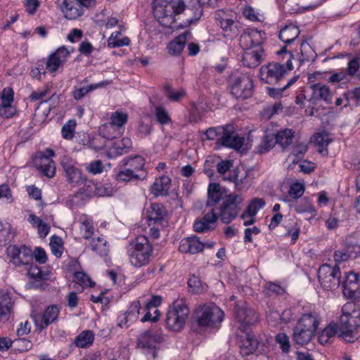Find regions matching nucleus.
Returning <instances> with one entry per match:
<instances>
[{
    "instance_id": "1",
    "label": "nucleus",
    "mask_w": 360,
    "mask_h": 360,
    "mask_svg": "<svg viewBox=\"0 0 360 360\" xmlns=\"http://www.w3.org/2000/svg\"><path fill=\"white\" fill-rule=\"evenodd\" d=\"M337 324L340 331V338L347 342H354L358 338L360 328V308L353 302L345 304Z\"/></svg>"
},
{
    "instance_id": "2",
    "label": "nucleus",
    "mask_w": 360,
    "mask_h": 360,
    "mask_svg": "<svg viewBox=\"0 0 360 360\" xmlns=\"http://www.w3.org/2000/svg\"><path fill=\"white\" fill-rule=\"evenodd\" d=\"M185 9L182 0H154L153 14L159 22L165 27H172L175 22V15L180 14Z\"/></svg>"
},
{
    "instance_id": "3",
    "label": "nucleus",
    "mask_w": 360,
    "mask_h": 360,
    "mask_svg": "<svg viewBox=\"0 0 360 360\" xmlns=\"http://www.w3.org/2000/svg\"><path fill=\"white\" fill-rule=\"evenodd\" d=\"M190 310L186 300L184 298H179L173 302L169 307L165 318L167 328L172 331L179 332L181 330L188 319Z\"/></svg>"
},
{
    "instance_id": "4",
    "label": "nucleus",
    "mask_w": 360,
    "mask_h": 360,
    "mask_svg": "<svg viewBox=\"0 0 360 360\" xmlns=\"http://www.w3.org/2000/svg\"><path fill=\"white\" fill-rule=\"evenodd\" d=\"M153 252V247L148 239L139 236L133 240L128 248L129 262L135 267H141L148 264Z\"/></svg>"
},
{
    "instance_id": "5",
    "label": "nucleus",
    "mask_w": 360,
    "mask_h": 360,
    "mask_svg": "<svg viewBox=\"0 0 360 360\" xmlns=\"http://www.w3.org/2000/svg\"><path fill=\"white\" fill-rule=\"evenodd\" d=\"M224 317V311L213 303L204 304L196 309L195 321L200 327L217 328Z\"/></svg>"
},
{
    "instance_id": "6",
    "label": "nucleus",
    "mask_w": 360,
    "mask_h": 360,
    "mask_svg": "<svg viewBox=\"0 0 360 360\" xmlns=\"http://www.w3.org/2000/svg\"><path fill=\"white\" fill-rule=\"evenodd\" d=\"M244 199L240 194L231 193L227 195L220 207L219 217L224 224L232 221L241 210Z\"/></svg>"
},
{
    "instance_id": "7",
    "label": "nucleus",
    "mask_w": 360,
    "mask_h": 360,
    "mask_svg": "<svg viewBox=\"0 0 360 360\" xmlns=\"http://www.w3.org/2000/svg\"><path fill=\"white\" fill-rule=\"evenodd\" d=\"M318 277L321 286L325 290H334L340 284V268L337 265L332 267L328 264H323L319 269Z\"/></svg>"
},
{
    "instance_id": "8",
    "label": "nucleus",
    "mask_w": 360,
    "mask_h": 360,
    "mask_svg": "<svg viewBox=\"0 0 360 360\" xmlns=\"http://www.w3.org/2000/svg\"><path fill=\"white\" fill-rule=\"evenodd\" d=\"M286 70L283 65L278 63H269L260 68L259 77L262 82L275 85L281 81Z\"/></svg>"
},
{
    "instance_id": "9",
    "label": "nucleus",
    "mask_w": 360,
    "mask_h": 360,
    "mask_svg": "<svg viewBox=\"0 0 360 360\" xmlns=\"http://www.w3.org/2000/svg\"><path fill=\"white\" fill-rule=\"evenodd\" d=\"M235 316L238 321V330H250V326L259 320L257 314L245 304H237L235 307Z\"/></svg>"
},
{
    "instance_id": "10",
    "label": "nucleus",
    "mask_w": 360,
    "mask_h": 360,
    "mask_svg": "<svg viewBox=\"0 0 360 360\" xmlns=\"http://www.w3.org/2000/svg\"><path fill=\"white\" fill-rule=\"evenodd\" d=\"M54 151L50 148L46 149L44 153L37 154L34 159V164L42 172L44 175L49 178H52L56 174V166L51 157L54 156Z\"/></svg>"
},
{
    "instance_id": "11",
    "label": "nucleus",
    "mask_w": 360,
    "mask_h": 360,
    "mask_svg": "<svg viewBox=\"0 0 360 360\" xmlns=\"http://www.w3.org/2000/svg\"><path fill=\"white\" fill-rule=\"evenodd\" d=\"M7 255L11 262L15 266L29 265L33 259L32 250L24 245L20 248L16 245L8 246Z\"/></svg>"
},
{
    "instance_id": "12",
    "label": "nucleus",
    "mask_w": 360,
    "mask_h": 360,
    "mask_svg": "<svg viewBox=\"0 0 360 360\" xmlns=\"http://www.w3.org/2000/svg\"><path fill=\"white\" fill-rule=\"evenodd\" d=\"M238 345L243 356L253 353L258 347L259 342L250 330H238Z\"/></svg>"
},
{
    "instance_id": "13",
    "label": "nucleus",
    "mask_w": 360,
    "mask_h": 360,
    "mask_svg": "<svg viewBox=\"0 0 360 360\" xmlns=\"http://www.w3.org/2000/svg\"><path fill=\"white\" fill-rule=\"evenodd\" d=\"M70 54V52L66 47H59L48 57L46 63V69L51 72L57 71L66 63Z\"/></svg>"
},
{
    "instance_id": "14",
    "label": "nucleus",
    "mask_w": 360,
    "mask_h": 360,
    "mask_svg": "<svg viewBox=\"0 0 360 360\" xmlns=\"http://www.w3.org/2000/svg\"><path fill=\"white\" fill-rule=\"evenodd\" d=\"M162 340L160 334L152 330L146 331L142 333L138 339V346L141 348L148 349L150 352L152 357L155 359L157 356L156 345Z\"/></svg>"
},
{
    "instance_id": "15",
    "label": "nucleus",
    "mask_w": 360,
    "mask_h": 360,
    "mask_svg": "<svg viewBox=\"0 0 360 360\" xmlns=\"http://www.w3.org/2000/svg\"><path fill=\"white\" fill-rule=\"evenodd\" d=\"M59 309L56 306L49 307L43 314H37L32 315V318L37 329L42 330L49 324L56 320Z\"/></svg>"
},
{
    "instance_id": "16",
    "label": "nucleus",
    "mask_w": 360,
    "mask_h": 360,
    "mask_svg": "<svg viewBox=\"0 0 360 360\" xmlns=\"http://www.w3.org/2000/svg\"><path fill=\"white\" fill-rule=\"evenodd\" d=\"M63 168L70 183L84 184L86 179L83 177L81 171L75 166L73 161L68 157H64L61 161Z\"/></svg>"
},
{
    "instance_id": "17",
    "label": "nucleus",
    "mask_w": 360,
    "mask_h": 360,
    "mask_svg": "<svg viewBox=\"0 0 360 360\" xmlns=\"http://www.w3.org/2000/svg\"><path fill=\"white\" fill-rule=\"evenodd\" d=\"M342 292L346 297H355L360 292V275L354 272L349 273L342 283Z\"/></svg>"
},
{
    "instance_id": "18",
    "label": "nucleus",
    "mask_w": 360,
    "mask_h": 360,
    "mask_svg": "<svg viewBox=\"0 0 360 360\" xmlns=\"http://www.w3.org/2000/svg\"><path fill=\"white\" fill-rule=\"evenodd\" d=\"M219 141L224 146L239 150L243 146L245 139L233 130L232 126L226 125L224 134Z\"/></svg>"
},
{
    "instance_id": "19",
    "label": "nucleus",
    "mask_w": 360,
    "mask_h": 360,
    "mask_svg": "<svg viewBox=\"0 0 360 360\" xmlns=\"http://www.w3.org/2000/svg\"><path fill=\"white\" fill-rule=\"evenodd\" d=\"M14 101L13 91L0 92V116L9 118L16 113V108L13 104Z\"/></svg>"
},
{
    "instance_id": "20",
    "label": "nucleus",
    "mask_w": 360,
    "mask_h": 360,
    "mask_svg": "<svg viewBox=\"0 0 360 360\" xmlns=\"http://www.w3.org/2000/svg\"><path fill=\"white\" fill-rule=\"evenodd\" d=\"M166 210L160 204H153L147 212V217L148 225H160L164 226L165 225L166 219Z\"/></svg>"
},
{
    "instance_id": "21",
    "label": "nucleus",
    "mask_w": 360,
    "mask_h": 360,
    "mask_svg": "<svg viewBox=\"0 0 360 360\" xmlns=\"http://www.w3.org/2000/svg\"><path fill=\"white\" fill-rule=\"evenodd\" d=\"M228 84L231 89L240 90H252L253 89L252 79L249 76L238 72L233 73L229 76Z\"/></svg>"
},
{
    "instance_id": "22",
    "label": "nucleus",
    "mask_w": 360,
    "mask_h": 360,
    "mask_svg": "<svg viewBox=\"0 0 360 360\" xmlns=\"http://www.w3.org/2000/svg\"><path fill=\"white\" fill-rule=\"evenodd\" d=\"M264 50L262 47L246 50L242 58L243 64L249 68L257 67L264 60Z\"/></svg>"
},
{
    "instance_id": "23",
    "label": "nucleus",
    "mask_w": 360,
    "mask_h": 360,
    "mask_svg": "<svg viewBox=\"0 0 360 360\" xmlns=\"http://www.w3.org/2000/svg\"><path fill=\"white\" fill-rule=\"evenodd\" d=\"M179 250L183 253L196 254L203 250L202 243L196 236L184 238L180 241Z\"/></svg>"
},
{
    "instance_id": "24",
    "label": "nucleus",
    "mask_w": 360,
    "mask_h": 360,
    "mask_svg": "<svg viewBox=\"0 0 360 360\" xmlns=\"http://www.w3.org/2000/svg\"><path fill=\"white\" fill-rule=\"evenodd\" d=\"M60 10L64 13L65 18L68 20L76 19L82 14L79 3L75 0H63Z\"/></svg>"
},
{
    "instance_id": "25",
    "label": "nucleus",
    "mask_w": 360,
    "mask_h": 360,
    "mask_svg": "<svg viewBox=\"0 0 360 360\" xmlns=\"http://www.w3.org/2000/svg\"><path fill=\"white\" fill-rule=\"evenodd\" d=\"M217 219V214L214 208H211L200 220L195 222L193 229L198 233L207 231L211 229V224L215 223Z\"/></svg>"
},
{
    "instance_id": "26",
    "label": "nucleus",
    "mask_w": 360,
    "mask_h": 360,
    "mask_svg": "<svg viewBox=\"0 0 360 360\" xmlns=\"http://www.w3.org/2000/svg\"><path fill=\"white\" fill-rule=\"evenodd\" d=\"M131 141L128 138H123L122 140L111 142L108 150V156L110 158L121 155L129 151L131 147Z\"/></svg>"
},
{
    "instance_id": "27",
    "label": "nucleus",
    "mask_w": 360,
    "mask_h": 360,
    "mask_svg": "<svg viewBox=\"0 0 360 360\" xmlns=\"http://www.w3.org/2000/svg\"><path fill=\"white\" fill-rule=\"evenodd\" d=\"M191 37V33L188 31L179 34L168 44L169 53L172 55H179L185 46L187 38Z\"/></svg>"
},
{
    "instance_id": "28",
    "label": "nucleus",
    "mask_w": 360,
    "mask_h": 360,
    "mask_svg": "<svg viewBox=\"0 0 360 360\" xmlns=\"http://www.w3.org/2000/svg\"><path fill=\"white\" fill-rule=\"evenodd\" d=\"M220 27L223 30V35L229 39H233L239 34L238 23L230 18H222L219 21Z\"/></svg>"
},
{
    "instance_id": "29",
    "label": "nucleus",
    "mask_w": 360,
    "mask_h": 360,
    "mask_svg": "<svg viewBox=\"0 0 360 360\" xmlns=\"http://www.w3.org/2000/svg\"><path fill=\"white\" fill-rule=\"evenodd\" d=\"M171 179L167 176H162L157 179L151 186V192L155 195H167L170 187Z\"/></svg>"
},
{
    "instance_id": "30",
    "label": "nucleus",
    "mask_w": 360,
    "mask_h": 360,
    "mask_svg": "<svg viewBox=\"0 0 360 360\" xmlns=\"http://www.w3.org/2000/svg\"><path fill=\"white\" fill-rule=\"evenodd\" d=\"M111 124L109 122L99 127V135L110 144L114 139L122 135L123 131Z\"/></svg>"
},
{
    "instance_id": "31",
    "label": "nucleus",
    "mask_w": 360,
    "mask_h": 360,
    "mask_svg": "<svg viewBox=\"0 0 360 360\" xmlns=\"http://www.w3.org/2000/svg\"><path fill=\"white\" fill-rule=\"evenodd\" d=\"M12 307L11 298L8 293L0 292V323L8 321Z\"/></svg>"
},
{
    "instance_id": "32",
    "label": "nucleus",
    "mask_w": 360,
    "mask_h": 360,
    "mask_svg": "<svg viewBox=\"0 0 360 360\" xmlns=\"http://www.w3.org/2000/svg\"><path fill=\"white\" fill-rule=\"evenodd\" d=\"M319 323V321L316 314H304L299 320L297 323V326L304 328L307 330H309L312 333L314 334L318 325Z\"/></svg>"
},
{
    "instance_id": "33",
    "label": "nucleus",
    "mask_w": 360,
    "mask_h": 360,
    "mask_svg": "<svg viewBox=\"0 0 360 360\" xmlns=\"http://www.w3.org/2000/svg\"><path fill=\"white\" fill-rule=\"evenodd\" d=\"M319 323V321L316 314H304L299 320L297 323V326L304 328L307 330H309L312 333L314 334L318 325Z\"/></svg>"
},
{
    "instance_id": "34",
    "label": "nucleus",
    "mask_w": 360,
    "mask_h": 360,
    "mask_svg": "<svg viewBox=\"0 0 360 360\" xmlns=\"http://www.w3.org/2000/svg\"><path fill=\"white\" fill-rule=\"evenodd\" d=\"M207 207H210V209L214 208L223 196L220 185L215 183L210 184L207 188Z\"/></svg>"
},
{
    "instance_id": "35",
    "label": "nucleus",
    "mask_w": 360,
    "mask_h": 360,
    "mask_svg": "<svg viewBox=\"0 0 360 360\" xmlns=\"http://www.w3.org/2000/svg\"><path fill=\"white\" fill-rule=\"evenodd\" d=\"M300 32L297 26L293 25H286L281 30L279 39L284 43L288 44L298 37Z\"/></svg>"
},
{
    "instance_id": "36",
    "label": "nucleus",
    "mask_w": 360,
    "mask_h": 360,
    "mask_svg": "<svg viewBox=\"0 0 360 360\" xmlns=\"http://www.w3.org/2000/svg\"><path fill=\"white\" fill-rule=\"evenodd\" d=\"M313 140L315 145L318 147V150L323 155H328V145L332 141L329 135L326 131L315 134L313 136Z\"/></svg>"
},
{
    "instance_id": "37",
    "label": "nucleus",
    "mask_w": 360,
    "mask_h": 360,
    "mask_svg": "<svg viewBox=\"0 0 360 360\" xmlns=\"http://www.w3.org/2000/svg\"><path fill=\"white\" fill-rule=\"evenodd\" d=\"M340 331L338 328L337 323H330L328 326L326 327L323 331L319 335V341L321 344L325 345L329 342L330 338H333L335 335H337L340 338Z\"/></svg>"
},
{
    "instance_id": "38",
    "label": "nucleus",
    "mask_w": 360,
    "mask_h": 360,
    "mask_svg": "<svg viewBox=\"0 0 360 360\" xmlns=\"http://www.w3.org/2000/svg\"><path fill=\"white\" fill-rule=\"evenodd\" d=\"M275 141L277 144L285 148L292 143L293 131L290 129L280 130L274 134Z\"/></svg>"
},
{
    "instance_id": "39",
    "label": "nucleus",
    "mask_w": 360,
    "mask_h": 360,
    "mask_svg": "<svg viewBox=\"0 0 360 360\" xmlns=\"http://www.w3.org/2000/svg\"><path fill=\"white\" fill-rule=\"evenodd\" d=\"M314 333L298 326H295L293 332V340L300 345L307 344L313 337Z\"/></svg>"
},
{
    "instance_id": "40",
    "label": "nucleus",
    "mask_w": 360,
    "mask_h": 360,
    "mask_svg": "<svg viewBox=\"0 0 360 360\" xmlns=\"http://www.w3.org/2000/svg\"><path fill=\"white\" fill-rule=\"evenodd\" d=\"M128 114L120 110H116L111 113L110 117V123L122 131H124V126L127 122Z\"/></svg>"
},
{
    "instance_id": "41",
    "label": "nucleus",
    "mask_w": 360,
    "mask_h": 360,
    "mask_svg": "<svg viewBox=\"0 0 360 360\" xmlns=\"http://www.w3.org/2000/svg\"><path fill=\"white\" fill-rule=\"evenodd\" d=\"M276 143L275 141L274 134L265 132V135L262 137L261 143L257 148V153L263 154L269 151Z\"/></svg>"
},
{
    "instance_id": "42",
    "label": "nucleus",
    "mask_w": 360,
    "mask_h": 360,
    "mask_svg": "<svg viewBox=\"0 0 360 360\" xmlns=\"http://www.w3.org/2000/svg\"><path fill=\"white\" fill-rule=\"evenodd\" d=\"M122 165L131 169L134 174H137L138 172L143 169L145 161L141 156L136 155L133 158L123 160Z\"/></svg>"
},
{
    "instance_id": "43",
    "label": "nucleus",
    "mask_w": 360,
    "mask_h": 360,
    "mask_svg": "<svg viewBox=\"0 0 360 360\" xmlns=\"http://www.w3.org/2000/svg\"><path fill=\"white\" fill-rule=\"evenodd\" d=\"M94 334L91 330L82 332L75 339V343L78 347L84 348L92 345Z\"/></svg>"
},
{
    "instance_id": "44",
    "label": "nucleus",
    "mask_w": 360,
    "mask_h": 360,
    "mask_svg": "<svg viewBox=\"0 0 360 360\" xmlns=\"http://www.w3.org/2000/svg\"><path fill=\"white\" fill-rule=\"evenodd\" d=\"M265 202L262 198L253 199L247 207L245 213L241 215V217L245 219L246 217H255L257 212L264 207Z\"/></svg>"
},
{
    "instance_id": "45",
    "label": "nucleus",
    "mask_w": 360,
    "mask_h": 360,
    "mask_svg": "<svg viewBox=\"0 0 360 360\" xmlns=\"http://www.w3.org/2000/svg\"><path fill=\"white\" fill-rule=\"evenodd\" d=\"M120 31H116L115 32H112L108 39V46L114 48L129 45L130 39L127 37H124L122 39H120Z\"/></svg>"
},
{
    "instance_id": "46",
    "label": "nucleus",
    "mask_w": 360,
    "mask_h": 360,
    "mask_svg": "<svg viewBox=\"0 0 360 360\" xmlns=\"http://www.w3.org/2000/svg\"><path fill=\"white\" fill-rule=\"evenodd\" d=\"M295 210L297 213H310L312 214L311 217L316 215V210L308 198H302L295 206Z\"/></svg>"
},
{
    "instance_id": "47",
    "label": "nucleus",
    "mask_w": 360,
    "mask_h": 360,
    "mask_svg": "<svg viewBox=\"0 0 360 360\" xmlns=\"http://www.w3.org/2000/svg\"><path fill=\"white\" fill-rule=\"evenodd\" d=\"M91 246L92 250L101 256H105L108 252L107 241L103 238L98 237L97 238H94Z\"/></svg>"
},
{
    "instance_id": "48",
    "label": "nucleus",
    "mask_w": 360,
    "mask_h": 360,
    "mask_svg": "<svg viewBox=\"0 0 360 360\" xmlns=\"http://www.w3.org/2000/svg\"><path fill=\"white\" fill-rule=\"evenodd\" d=\"M300 54L301 55L299 58L300 63L313 60L316 57L312 48L307 42L305 41L300 44Z\"/></svg>"
},
{
    "instance_id": "49",
    "label": "nucleus",
    "mask_w": 360,
    "mask_h": 360,
    "mask_svg": "<svg viewBox=\"0 0 360 360\" xmlns=\"http://www.w3.org/2000/svg\"><path fill=\"white\" fill-rule=\"evenodd\" d=\"M296 103L300 105H305L307 103H309L308 108H314L315 103V94L308 93L307 91H301L296 97Z\"/></svg>"
},
{
    "instance_id": "50",
    "label": "nucleus",
    "mask_w": 360,
    "mask_h": 360,
    "mask_svg": "<svg viewBox=\"0 0 360 360\" xmlns=\"http://www.w3.org/2000/svg\"><path fill=\"white\" fill-rule=\"evenodd\" d=\"M77 122L75 120H70L61 129L62 136L67 140H71L75 136Z\"/></svg>"
},
{
    "instance_id": "51",
    "label": "nucleus",
    "mask_w": 360,
    "mask_h": 360,
    "mask_svg": "<svg viewBox=\"0 0 360 360\" xmlns=\"http://www.w3.org/2000/svg\"><path fill=\"white\" fill-rule=\"evenodd\" d=\"M50 248L51 250L52 253L57 257H60L62 255L63 246V241L62 239L56 236L53 235L51 238L50 240Z\"/></svg>"
},
{
    "instance_id": "52",
    "label": "nucleus",
    "mask_w": 360,
    "mask_h": 360,
    "mask_svg": "<svg viewBox=\"0 0 360 360\" xmlns=\"http://www.w3.org/2000/svg\"><path fill=\"white\" fill-rule=\"evenodd\" d=\"M117 179L119 181H129L133 179H141L140 175L138 174H134V172L129 168H124L121 169L117 174Z\"/></svg>"
},
{
    "instance_id": "53",
    "label": "nucleus",
    "mask_w": 360,
    "mask_h": 360,
    "mask_svg": "<svg viewBox=\"0 0 360 360\" xmlns=\"http://www.w3.org/2000/svg\"><path fill=\"white\" fill-rule=\"evenodd\" d=\"M154 114L157 119V121L160 124H167L171 122V118L169 115V113L167 112L166 109L162 106L156 107Z\"/></svg>"
},
{
    "instance_id": "54",
    "label": "nucleus",
    "mask_w": 360,
    "mask_h": 360,
    "mask_svg": "<svg viewBox=\"0 0 360 360\" xmlns=\"http://www.w3.org/2000/svg\"><path fill=\"white\" fill-rule=\"evenodd\" d=\"M252 37V41L254 44L255 49L261 47V44L264 42L266 38V34L263 31H259L256 29H248Z\"/></svg>"
},
{
    "instance_id": "55",
    "label": "nucleus",
    "mask_w": 360,
    "mask_h": 360,
    "mask_svg": "<svg viewBox=\"0 0 360 360\" xmlns=\"http://www.w3.org/2000/svg\"><path fill=\"white\" fill-rule=\"evenodd\" d=\"M188 285L193 293H200L204 290V285L202 282L195 276H192L188 279Z\"/></svg>"
},
{
    "instance_id": "56",
    "label": "nucleus",
    "mask_w": 360,
    "mask_h": 360,
    "mask_svg": "<svg viewBox=\"0 0 360 360\" xmlns=\"http://www.w3.org/2000/svg\"><path fill=\"white\" fill-rule=\"evenodd\" d=\"M304 186L300 183H295L290 186L289 189V198L296 200L304 194Z\"/></svg>"
},
{
    "instance_id": "57",
    "label": "nucleus",
    "mask_w": 360,
    "mask_h": 360,
    "mask_svg": "<svg viewBox=\"0 0 360 360\" xmlns=\"http://www.w3.org/2000/svg\"><path fill=\"white\" fill-rule=\"evenodd\" d=\"M300 232V226L296 222H292L290 226L287 227L285 236L291 237V241L294 243L299 238Z\"/></svg>"
},
{
    "instance_id": "58",
    "label": "nucleus",
    "mask_w": 360,
    "mask_h": 360,
    "mask_svg": "<svg viewBox=\"0 0 360 360\" xmlns=\"http://www.w3.org/2000/svg\"><path fill=\"white\" fill-rule=\"evenodd\" d=\"M89 146L91 148L96 150H100L106 148L107 150L109 148V143L105 139L99 135L98 137L94 138L89 143Z\"/></svg>"
},
{
    "instance_id": "59",
    "label": "nucleus",
    "mask_w": 360,
    "mask_h": 360,
    "mask_svg": "<svg viewBox=\"0 0 360 360\" xmlns=\"http://www.w3.org/2000/svg\"><path fill=\"white\" fill-rule=\"evenodd\" d=\"M240 44L246 50L255 49L254 44L250 37V33L248 29L245 30L240 37Z\"/></svg>"
},
{
    "instance_id": "60",
    "label": "nucleus",
    "mask_w": 360,
    "mask_h": 360,
    "mask_svg": "<svg viewBox=\"0 0 360 360\" xmlns=\"http://www.w3.org/2000/svg\"><path fill=\"white\" fill-rule=\"evenodd\" d=\"M351 248H347L342 250L335 251L334 253V259L336 262H345L350 258H355L356 255H352L349 253V249Z\"/></svg>"
},
{
    "instance_id": "61",
    "label": "nucleus",
    "mask_w": 360,
    "mask_h": 360,
    "mask_svg": "<svg viewBox=\"0 0 360 360\" xmlns=\"http://www.w3.org/2000/svg\"><path fill=\"white\" fill-rule=\"evenodd\" d=\"M75 280L77 283L80 284L82 286V288L86 286H92V281L91 278L86 275L84 272L78 271L75 274Z\"/></svg>"
},
{
    "instance_id": "62",
    "label": "nucleus",
    "mask_w": 360,
    "mask_h": 360,
    "mask_svg": "<svg viewBox=\"0 0 360 360\" xmlns=\"http://www.w3.org/2000/svg\"><path fill=\"white\" fill-rule=\"evenodd\" d=\"M345 97L347 101L345 106L347 105H357L360 101V91H346Z\"/></svg>"
},
{
    "instance_id": "63",
    "label": "nucleus",
    "mask_w": 360,
    "mask_h": 360,
    "mask_svg": "<svg viewBox=\"0 0 360 360\" xmlns=\"http://www.w3.org/2000/svg\"><path fill=\"white\" fill-rule=\"evenodd\" d=\"M360 54L354 57L348 63L347 68V74L350 76H354L359 68Z\"/></svg>"
},
{
    "instance_id": "64",
    "label": "nucleus",
    "mask_w": 360,
    "mask_h": 360,
    "mask_svg": "<svg viewBox=\"0 0 360 360\" xmlns=\"http://www.w3.org/2000/svg\"><path fill=\"white\" fill-rule=\"evenodd\" d=\"M225 129L226 127L210 128L206 131L205 135L208 139L214 140L217 139L219 136H221V137L222 135L224 134Z\"/></svg>"
}]
</instances>
